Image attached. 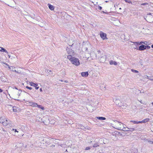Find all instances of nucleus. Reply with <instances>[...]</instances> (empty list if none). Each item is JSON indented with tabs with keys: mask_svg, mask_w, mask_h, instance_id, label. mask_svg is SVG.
Segmentation results:
<instances>
[{
	"mask_svg": "<svg viewBox=\"0 0 153 153\" xmlns=\"http://www.w3.org/2000/svg\"><path fill=\"white\" fill-rule=\"evenodd\" d=\"M67 58L73 64L76 66H78L80 65L79 59L77 58L72 56L71 55L68 56Z\"/></svg>",
	"mask_w": 153,
	"mask_h": 153,
	"instance_id": "1",
	"label": "nucleus"
},
{
	"mask_svg": "<svg viewBox=\"0 0 153 153\" xmlns=\"http://www.w3.org/2000/svg\"><path fill=\"white\" fill-rule=\"evenodd\" d=\"M0 123L4 126H6L11 124V121L9 119L3 117H0Z\"/></svg>",
	"mask_w": 153,
	"mask_h": 153,
	"instance_id": "2",
	"label": "nucleus"
},
{
	"mask_svg": "<svg viewBox=\"0 0 153 153\" xmlns=\"http://www.w3.org/2000/svg\"><path fill=\"white\" fill-rule=\"evenodd\" d=\"M113 125V127L119 130H121L124 124L118 121H114Z\"/></svg>",
	"mask_w": 153,
	"mask_h": 153,
	"instance_id": "3",
	"label": "nucleus"
},
{
	"mask_svg": "<svg viewBox=\"0 0 153 153\" xmlns=\"http://www.w3.org/2000/svg\"><path fill=\"white\" fill-rule=\"evenodd\" d=\"M21 92L22 91L20 90L14 91L13 94V99L16 100H19L18 99H16V98H19V97L20 94L21 93Z\"/></svg>",
	"mask_w": 153,
	"mask_h": 153,
	"instance_id": "4",
	"label": "nucleus"
},
{
	"mask_svg": "<svg viewBox=\"0 0 153 153\" xmlns=\"http://www.w3.org/2000/svg\"><path fill=\"white\" fill-rule=\"evenodd\" d=\"M27 104H29V105L33 107H36L37 103L33 102L31 101H27L26 102Z\"/></svg>",
	"mask_w": 153,
	"mask_h": 153,
	"instance_id": "5",
	"label": "nucleus"
},
{
	"mask_svg": "<svg viewBox=\"0 0 153 153\" xmlns=\"http://www.w3.org/2000/svg\"><path fill=\"white\" fill-rule=\"evenodd\" d=\"M52 139H53L52 138H45L41 141L42 143H45L47 144H49L50 142V140H51Z\"/></svg>",
	"mask_w": 153,
	"mask_h": 153,
	"instance_id": "6",
	"label": "nucleus"
},
{
	"mask_svg": "<svg viewBox=\"0 0 153 153\" xmlns=\"http://www.w3.org/2000/svg\"><path fill=\"white\" fill-rule=\"evenodd\" d=\"M94 142V143H93V147L95 148L99 146L100 142H99V140L96 139Z\"/></svg>",
	"mask_w": 153,
	"mask_h": 153,
	"instance_id": "7",
	"label": "nucleus"
},
{
	"mask_svg": "<svg viewBox=\"0 0 153 153\" xmlns=\"http://www.w3.org/2000/svg\"><path fill=\"white\" fill-rule=\"evenodd\" d=\"M100 35L101 37L103 40L107 39V38L106 37V34L105 33L101 31L100 33Z\"/></svg>",
	"mask_w": 153,
	"mask_h": 153,
	"instance_id": "8",
	"label": "nucleus"
},
{
	"mask_svg": "<svg viewBox=\"0 0 153 153\" xmlns=\"http://www.w3.org/2000/svg\"><path fill=\"white\" fill-rule=\"evenodd\" d=\"M129 129V128L127 127H125L124 126V125H123V128H122L121 130H123L124 131H132L134 130V129L133 128H131Z\"/></svg>",
	"mask_w": 153,
	"mask_h": 153,
	"instance_id": "9",
	"label": "nucleus"
},
{
	"mask_svg": "<svg viewBox=\"0 0 153 153\" xmlns=\"http://www.w3.org/2000/svg\"><path fill=\"white\" fill-rule=\"evenodd\" d=\"M99 142L100 144H105L107 143V140L105 138H100L99 139Z\"/></svg>",
	"mask_w": 153,
	"mask_h": 153,
	"instance_id": "10",
	"label": "nucleus"
},
{
	"mask_svg": "<svg viewBox=\"0 0 153 153\" xmlns=\"http://www.w3.org/2000/svg\"><path fill=\"white\" fill-rule=\"evenodd\" d=\"M30 85L31 86H33L35 87V89L37 90L39 89V87H37L38 85L36 83H34L33 82H30Z\"/></svg>",
	"mask_w": 153,
	"mask_h": 153,
	"instance_id": "11",
	"label": "nucleus"
},
{
	"mask_svg": "<svg viewBox=\"0 0 153 153\" xmlns=\"http://www.w3.org/2000/svg\"><path fill=\"white\" fill-rule=\"evenodd\" d=\"M66 50L68 54L71 55L73 54L74 52L73 51V50L72 49L68 48Z\"/></svg>",
	"mask_w": 153,
	"mask_h": 153,
	"instance_id": "12",
	"label": "nucleus"
},
{
	"mask_svg": "<svg viewBox=\"0 0 153 153\" xmlns=\"http://www.w3.org/2000/svg\"><path fill=\"white\" fill-rule=\"evenodd\" d=\"M145 49H146L145 45H143L140 46L139 47V48L137 49V50L140 51H143Z\"/></svg>",
	"mask_w": 153,
	"mask_h": 153,
	"instance_id": "13",
	"label": "nucleus"
},
{
	"mask_svg": "<svg viewBox=\"0 0 153 153\" xmlns=\"http://www.w3.org/2000/svg\"><path fill=\"white\" fill-rule=\"evenodd\" d=\"M88 72H83L81 73V75L83 77H87L88 76Z\"/></svg>",
	"mask_w": 153,
	"mask_h": 153,
	"instance_id": "14",
	"label": "nucleus"
},
{
	"mask_svg": "<svg viewBox=\"0 0 153 153\" xmlns=\"http://www.w3.org/2000/svg\"><path fill=\"white\" fill-rule=\"evenodd\" d=\"M4 63V64H5L7 66H8L9 68V69L11 71H13V70H14V69H15V68L13 66H9V65H8L6 63Z\"/></svg>",
	"mask_w": 153,
	"mask_h": 153,
	"instance_id": "15",
	"label": "nucleus"
},
{
	"mask_svg": "<svg viewBox=\"0 0 153 153\" xmlns=\"http://www.w3.org/2000/svg\"><path fill=\"white\" fill-rule=\"evenodd\" d=\"M109 64L110 65H117V63L114 61L113 60H111L109 61Z\"/></svg>",
	"mask_w": 153,
	"mask_h": 153,
	"instance_id": "16",
	"label": "nucleus"
},
{
	"mask_svg": "<svg viewBox=\"0 0 153 153\" xmlns=\"http://www.w3.org/2000/svg\"><path fill=\"white\" fill-rule=\"evenodd\" d=\"M0 51L1 52H5L7 53H8V52L5 49L1 47H0Z\"/></svg>",
	"mask_w": 153,
	"mask_h": 153,
	"instance_id": "17",
	"label": "nucleus"
},
{
	"mask_svg": "<svg viewBox=\"0 0 153 153\" xmlns=\"http://www.w3.org/2000/svg\"><path fill=\"white\" fill-rule=\"evenodd\" d=\"M49 8L51 10H53L54 9V7L50 4H48Z\"/></svg>",
	"mask_w": 153,
	"mask_h": 153,
	"instance_id": "18",
	"label": "nucleus"
},
{
	"mask_svg": "<svg viewBox=\"0 0 153 153\" xmlns=\"http://www.w3.org/2000/svg\"><path fill=\"white\" fill-rule=\"evenodd\" d=\"M1 80L3 82H5L7 81V79L4 76H2L1 78Z\"/></svg>",
	"mask_w": 153,
	"mask_h": 153,
	"instance_id": "19",
	"label": "nucleus"
},
{
	"mask_svg": "<svg viewBox=\"0 0 153 153\" xmlns=\"http://www.w3.org/2000/svg\"><path fill=\"white\" fill-rule=\"evenodd\" d=\"M13 111L14 112H18L19 109L18 108H16L15 107H13Z\"/></svg>",
	"mask_w": 153,
	"mask_h": 153,
	"instance_id": "20",
	"label": "nucleus"
},
{
	"mask_svg": "<svg viewBox=\"0 0 153 153\" xmlns=\"http://www.w3.org/2000/svg\"><path fill=\"white\" fill-rule=\"evenodd\" d=\"M36 107H37L38 108H40L42 110H44V108L41 105H38L37 103Z\"/></svg>",
	"mask_w": 153,
	"mask_h": 153,
	"instance_id": "21",
	"label": "nucleus"
},
{
	"mask_svg": "<svg viewBox=\"0 0 153 153\" xmlns=\"http://www.w3.org/2000/svg\"><path fill=\"white\" fill-rule=\"evenodd\" d=\"M145 123L144 121V120H143L141 121H134V124H138L139 123Z\"/></svg>",
	"mask_w": 153,
	"mask_h": 153,
	"instance_id": "22",
	"label": "nucleus"
},
{
	"mask_svg": "<svg viewBox=\"0 0 153 153\" xmlns=\"http://www.w3.org/2000/svg\"><path fill=\"white\" fill-rule=\"evenodd\" d=\"M97 118L100 120H104L106 119L105 118L103 117H97Z\"/></svg>",
	"mask_w": 153,
	"mask_h": 153,
	"instance_id": "23",
	"label": "nucleus"
},
{
	"mask_svg": "<svg viewBox=\"0 0 153 153\" xmlns=\"http://www.w3.org/2000/svg\"><path fill=\"white\" fill-rule=\"evenodd\" d=\"M105 60V59L103 57H101L100 59V61L102 62H104Z\"/></svg>",
	"mask_w": 153,
	"mask_h": 153,
	"instance_id": "24",
	"label": "nucleus"
},
{
	"mask_svg": "<svg viewBox=\"0 0 153 153\" xmlns=\"http://www.w3.org/2000/svg\"><path fill=\"white\" fill-rule=\"evenodd\" d=\"M135 93L136 94L138 95L139 94H141V92L140 90L137 89L135 91Z\"/></svg>",
	"mask_w": 153,
	"mask_h": 153,
	"instance_id": "25",
	"label": "nucleus"
},
{
	"mask_svg": "<svg viewBox=\"0 0 153 153\" xmlns=\"http://www.w3.org/2000/svg\"><path fill=\"white\" fill-rule=\"evenodd\" d=\"M146 18L147 19H148L149 18H153V16H152L151 13H149V14H148L147 15Z\"/></svg>",
	"mask_w": 153,
	"mask_h": 153,
	"instance_id": "26",
	"label": "nucleus"
},
{
	"mask_svg": "<svg viewBox=\"0 0 153 153\" xmlns=\"http://www.w3.org/2000/svg\"><path fill=\"white\" fill-rule=\"evenodd\" d=\"M144 121V122L145 123H146L147 122L149 121V118H146L144 120H143Z\"/></svg>",
	"mask_w": 153,
	"mask_h": 153,
	"instance_id": "27",
	"label": "nucleus"
},
{
	"mask_svg": "<svg viewBox=\"0 0 153 153\" xmlns=\"http://www.w3.org/2000/svg\"><path fill=\"white\" fill-rule=\"evenodd\" d=\"M149 79L151 80H153V76H149Z\"/></svg>",
	"mask_w": 153,
	"mask_h": 153,
	"instance_id": "28",
	"label": "nucleus"
},
{
	"mask_svg": "<svg viewBox=\"0 0 153 153\" xmlns=\"http://www.w3.org/2000/svg\"><path fill=\"white\" fill-rule=\"evenodd\" d=\"M126 2L129 3H131V0H125Z\"/></svg>",
	"mask_w": 153,
	"mask_h": 153,
	"instance_id": "29",
	"label": "nucleus"
},
{
	"mask_svg": "<svg viewBox=\"0 0 153 153\" xmlns=\"http://www.w3.org/2000/svg\"><path fill=\"white\" fill-rule=\"evenodd\" d=\"M91 149V147L89 146L87 147L85 149V150H89Z\"/></svg>",
	"mask_w": 153,
	"mask_h": 153,
	"instance_id": "30",
	"label": "nucleus"
},
{
	"mask_svg": "<svg viewBox=\"0 0 153 153\" xmlns=\"http://www.w3.org/2000/svg\"><path fill=\"white\" fill-rule=\"evenodd\" d=\"M141 103L143 104H146V102L144 101H142V100H141L140 101Z\"/></svg>",
	"mask_w": 153,
	"mask_h": 153,
	"instance_id": "31",
	"label": "nucleus"
},
{
	"mask_svg": "<svg viewBox=\"0 0 153 153\" xmlns=\"http://www.w3.org/2000/svg\"><path fill=\"white\" fill-rule=\"evenodd\" d=\"M146 46V49H149L150 48V47L149 46L146 45V46Z\"/></svg>",
	"mask_w": 153,
	"mask_h": 153,
	"instance_id": "32",
	"label": "nucleus"
},
{
	"mask_svg": "<svg viewBox=\"0 0 153 153\" xmlns=\"http://www.w3.org/2000/svg\"><path fill=\"white\" fill-rule=\"evenodd\" d=\"M12 131H14L15 132H17V133H18L19 131H17L16 129H12Z\"/></svg>",
	"mask_w": 153,
	"mask_h": 153,
	"instance_id": "33",
	"label": "nucleus"
},
{
	"mask_svg": "<svg viewBox=\"0 0 153 153\" xmlns=\"http://www.w3.org/2000/svg\"><path fill=\"white\" fill-rule=\"evenodd\" d=\"M26 88L30 89V90H31L32 89V88L31 87H29L27 86L26 87Z\"/></svg>",
	"mask_w": 153,
	"mask_h": 153,
	"instance_id": "34",
	"label": "nucleus"
},
{
	"mask_svg": "<svg viewBox=\"0 0 153 153\" xmlns=\"http://www.w3.org/2000/svg\"><path fill=\"white\" fill-rule=\"evenodd\" d=\"M148 142L150 144H153V141H149Z\"/></svg>",
	"mask_w": 153,
	"mask_h": 153,
	"instance_id": "35",
	"label": "nucleus"
},
{
	"mask_svg": "<svg viewBox=\"0 0 153 153\" xmlns=\"http://www.w3.org/2000/svg\"><path fill=\"white\" fill-rule=\"evenodd\" d=\"M98 9L100 10H101L102 9V7H101L100 6H98Z\"/></svg>",
	"mask_w": 153,
	"mask_h": 153,
	"instance_id": "36",
	"label": "nucleus"
},
{
	"mask_svg": "<svg viewBox=\"0 0 153 153\" xmlns=\"http://www.w3.org/2000/svg\"><path fill=\"white\" fill-rule=\"evenodd\" d=\"M13 71H14V72H16V73H20V72H21V71H20V72H18V71H16V70H14V69L13 70Z\"/></svg>",
	"mask_w": 153,
	"mask_h": 153,
	"instance_id": "37",
	"label": "nucleus"
},
{
	"mask_svg": "<svg viewBox=\"0 0 153 153\" xmlns=\"http://www.w3.org/2000/svg\"><path fill=\"white\" fill-rule=\"evenodd\" d=\"M144 44L146 45H147L148 44V42H147L145 41L144 42Z\"/></svg>",
	"mask_w": 153,
	"mask_h": 153,
	"instance_id": "38",
	"label": "nucleus"
},
{
	"mask_svg": "<svg viewBox=\"0 0 153 153\" xmlns=\"http://www.w3.org/2000/svg\"><path fill=\"white\" fill-rule=\"evenodd\" d=\"M24 94L25 96H27L28 94H29L27 92H25Z\"/></svg>",
	"mask_w": 153,
	"mask_h": 153,
	"instance_id": "39",
	"label": "nucleus"
},
{
	"mask_svg": "<svg viewBox=\"0 0 153 153\" xmlns=\"http://www.w3.org/2000/svg\"><path fill=\"white\" fill-rule=\"evenodd\" d=\"M58 146H60L61 147H63V145L62 144H58Z\"/></svg>",
	"mask_w": 153,
	"mask_h": 153,
	"instance_id": "40",
	"label": "nucleus"
},
{
	"mask_svg": "<svg viewBox=\"0 0 153 153\" xmlns=\"http://www.w3.org/2000/svg\"><path fill=\"white\" fill-rule=\"evenodd\" d=\"M13 88V89H16V91H18V90H19L18 88H17L16 87H14Z\"/></svg>",
	"mask_w": 153,
	"mask_h": 153,
	"instance_id": "41",
	"label": "nucleus"
},
{
	"mask_svg": "<svg viewBox=\"0 0 153 153\" xmlns=\"http://www.w3.org/2000/svg\"><path fill=\"white\" fill-rule=\"evenodd\" d=\"M50 147L51 148H53L55 147V145H52Z\"/></svg>",
	"mask_w": 153,
	"mask_h": 153,
	"instance_id": "42",
	"label": "nucleus"
},
{
	"mask_svg": "<svg viewBox=\"0 0 153 153\" xmlns=\"http://www.w3.org/2000/svg\"><path fill=\"white\" fill-rule=\"evenodd\" d=\"M149 76H146V77H145V78H147V79H149Z\"/></svg>",
	"mask_w": 153,
	"mask_h": 153,
	"instance_id": "43",
	"label": "nucleus"
},
{
	"mask_svg": "<svg viewBox=\"0 0 153 153\" xmlns=\"http://www.w3.org/2000/svg\"><path fill=\"white\" fill-rule=\"evenodd\" d=\"M138 72V71L134 70V73H137Z\"/></svg>",
	"mask_w": 153,
	"mask_h": 153,
	"instance_id": "44",
	"label": "nucleus"
},
{
	"mask_svg": "<svg viewBox=\"0 0 153 153\" xmlns=\"http://www.w3.org/2000/svg\"><path fill=\"white\" fill-rule=\"evenodd\" d=\"M40 92H42V88H40Z\"/></svg>",
	"mask_w": 153,
	"mask_h": 153,
	"instance_id": "45",
	"label": "nucleus"
},
{
	"mask_svg": "<svg viewBox=\"0 0 153 153\" xmlns=\"http://www.w3.org/2000/svg\"><path fill=\"white\" fill-rule=\"evenodd\" d=\"M147 4V3H143V4H141L143 5H145L146 4Z\"/></svg>",
	"mask_w": 153,
	"mask_h": 153,
	"instance_id": "46",
	"label": "nucleus"
},
{
	"mask_svg": "<svg viewBox=\"0 0 153 153\" xmlns=\"http://www.w3.org/2000/svg\"><path fill=\"white\" fill-rule=\"evenodd\" d=\"M144 42H140V44H141L142 43H144Z\"/></svg>",
	"mask_w": 153,
	"mask_h": 153,
	"instance_id": "47",
	"label": "nucleus"
},
{
	"mask_svg": "<svg viewBox=\"0 0 153 153\" xmlns=\"http://www.w3.org/2000/svg\"><path fill=\"white\" fill-rule=\"evenodd\" d=\"M3 91V90L0 88V92H1Z\"/></svg>",
	"mask_w": 153,
	"mask_h": 153,
	"instance_id": "48",
	"label": "nucleus"
},
{
	"mask_svg": "<svg viewBox=\"0 0 153 153\" xmlns=\"http://www.w3.org/2000/svg\"><path fill=\"white\" fill-rule=\"evenodd\" d=\"M16 57L17 58V56H12V58H16Z\"/></svg>",
	"mask_w": 153,
	"mask_h": 153,
	"instance_id": "49",
	"label": "nucleus"
},
{
	"mask_svg": "<svg viewBox=\"0 0 153 153\" xmlns=\"http://www.w3.org/2000/svg\"><path fill=\"white\" fill-rule=\"evenodd\" d=\"M135 2V4H137V1H134V3Z\"/></svg>",
	"mask_w": 153,
	"mask_h": 153,
	"instance_id": "50",
	"label": "nucleus"
},
{
	"mask_svg": "<svg viewBox=\"0 0 153 153\" xmlns=\"http://www.w3.org/2000/svg\"><path fill=\"white\" fill-rule=\"evenodd\" d=\"M65 82H66V83L68 82V81H67V80H65Z\"/></svg>",
	"mask_w": 153,
	"mask_h": 153,
	"instance_id": "51",
	"label": "nucleus"
},
{
	"mask_svg": "<svg viewBox=\"0 0 153 153\" xmlns=\"http://www.w3.org/2000/svg\"><path fill=\"white\" fill-rule=\"evenodd\" d=\"M151 47L152 48H153V44L152 45Z\"/></svg>",
	"mask_w": 153,
	"mask_h": 153,
	"instance_id": "52",
	"label": "nucleus"
},
{
	"mask_svg": "<svg viewBox=\"0 0 153 153\" xmlns=\"http://www.w3.org/2000/svg\"><path fill=\"white\" fill-rule=\"evenodd\" d=\"M59 81H61V82H63V81H62V80H59Z\"/></svg>",
	"mask_w": 153,
	"mask_h": 153,
	"instance_id": "53",
	"label": "nucleus"
},
{
	"mask_svg": "<svg viewBox=\"0 0 153 153\" xmlns=\"http://www.w3.org/2000/svg\"><path fill=\"white\" fill-rule=\"evenodd\" d=\"M131 71H132V72H134V70L133 69H132L131 70Z\"/></svg>",
	"mask_w": 153,
	"mask_h": 153,
	"instance_id": "54",
	"label": "nucleus"
},
{
	"mask_svg": "<svg viewBox=\"0 0 153 153\" xmlns=\"http://www.w3.org/2000/svg\"><path fill=\"white\" fill-rule=\"evenodd\" d=\"M8 56H9V58H10V57H11V56H10L9 55H8Z\"/></svg>",
	"mask_w": 153,
	"mask_h": 153,
	"instance_id": "55",
	"label": "nucleus"
},
{
	"mask_svg": "<svg viewBox=\"0 0 153 153\" xmlns=\"http://www.w3.org/2000/svg\"><path fill=\"white\" fill-rule=\"evenodd\" d=\"M108 2V1H105V2Z\"/></svg>",
	"mask_w": 153,
	"mask_h": 153,
	"instance_id": "56",
	"label": "nucleus"
},
{
	"mask_svg": "<svg viewBox=\"0 0 153 153\" xmlns=\"http://www.w3.org/2000/svg\"><path fill=\"white\" fill-rule=\"evenodd\" d=\"M49 71L50 72H51V70H49Z\"/></svg>",
	"mask_w": 153,
	"mask_h": 153,
	"instance_id": "57",
	"label": "nucleus"
},
{
	"mask_svg": "<svg viewBox=\"0 0 153 153\" xmlns=\"http://www.w3.org/2000/svg\"><path fill=\"white\" fill-rule=\"evenodd\" d=\"M152 104L153 105V102H152Z\"/></svg>",
	"mask_w": 153,
	"mask_h": 153,
	"instance_id": "58",
	"label": "nucleus"
},
{
	"mask_svg": "<svg viewBox=\"0 0 153 153\" xmlns=\"http://www.w3.org/2000/svg\"><path fill=\"white\" fill-rule=\"evenodd\" d=\"M135 43H137V42H134V44H135Z\"/></svg>",
	"mask_w": 153,
	"mask_h": 153,
	"instance_id": "59",
	"label": "nucleus"
},
{
	"mask_svg": "<svg viewBox=\"0 0 153 153\" xmlns=\"http://www.w3.org/2000/svg\"><path fill=\"white\" fill-rule=\"evenodd\" d=\"M3 1L2 0H0V1Z\"/></svg>",
	"mask_w": 153,
	"mask_h": 153,
	"instance_id": "60",
	"label": "nucleus"
},
{
	"mask_svg": "<svg viewBox=\"0 0 153 153\" xmlns=\"http://www.w3.org/2000/svg\"><path fill=\"white\" fill-rule=\"evenodd\" d=\"M142 93H144V92L143 91V92H142Z\"/></svg>",
	"mask_w": 153,
	"mask_h": 153,
	"instance_id": "61",
	"label": "nucleus"
},
{
	"mask_svg": "<svg viewBox=\"0 0 153 153\" xmlns=\"http://www.w3.org/2000/svg\"><path fill=\"white\" fill-rule=\"evenodd\" d=\"M123 36H124V35H122V37H123Z\"/></svg>",
	"mask_w": 153,
	"mask_h": 153,
	"instance_id": "62",
	"label": "nucleus"
},
{
	"mask_svg": "<svg viewBox=\"0 0 153 153\" xmlns=\"http://www.w3.org/2000/svg\"><path fill=\"white\" fill-rule=\"evenodd\" d=\"M67 150H66L65 151V152H67Z\"/></svg>",
	"mask_w": 153,
	"mask_h": 153,
	"instance_id": "63",
	"label": "nucleus"
},
{
	"mask_svg": "<svg viewBox=\"0 0 153 153\" xmlns=\"http://www.w3.org/2000/svg\"><path fill=\"white\" fill-rule=\"evenodd\" d=\"M151 22V21H149V22Z\"/></svg>",
	"mask_w": 153,
	"mask_h": 153,
	"instance_id": "64",
	"label": "nucleus"
}]
</instances>
